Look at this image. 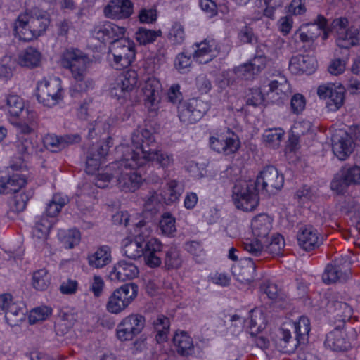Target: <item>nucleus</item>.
Here are the masks:
<instances>
[{"mask_svg":"<svg viewBox=\"0 0 360 360\" xmlns=\"http://www.w3.org/2000/svg\"><path fill=\"white\" fill-rule=\"evenodd\" d=\"M104 143L94 146L86 159V171L88 174L95 175L96 186L101 188L118 185L126 192H134L142 184L141 176L136 172H127L128 169H134L127 166L131 162L132 148L126 146H120L116 148L117 153H121L120 160L112 162L104 167L101 164L108 154L109 148L112 146V139L105 136Z\"/></svg>","mask_w":360,"mask_h":360,"instance_id":"obj_1","label":"nucleus"},{"mask_svg":"<svg viewBox=\"0 0 360 360\" xmlns=\"http://www.w3.org/2000/svg\"><path fill=\"white\" fill-rule=\"evenodd\" d=\"M120 220L129 227V234L121 242V250L124 255L130 259L140 258L144 253L146 238L152 233L151 224L141 214H131L127 212H119L113 216L115 222Z\"/></svg>","mask_w":360,"mask_h":360,"instance_id":"obj_2","label":"nucleus"},{"mask_svg":"<svg viewBox=\"0 0 360 360\" xmlns=\"http://www.w3.org/2000/svg\"><path fill=\"white\" fill-rule=\"evenodd\" d=\"M131 162L127 166L138 168L150 161H155L162 168L165 169L174 164L171 153L158 150L153 134L148 129L139 127L133 134Z\"/></svg>","mask_w":360,"mask_h":360,"instance_id":"obj_3","label":"nucleus"},{"mask_svg":"<svg viewBox=\"0 0 360 360\" xmlns=\"http://www.w3.org/2000/svg\"><path fill=\"white\" fill-rule=\"evenodd\" d=\"M6 108L11 119H18L20 135L18 136V148L20 153L27 154H37L39 150L37 146V137L32 132L30 126L34 120V113L25 104L22 98L16 94H8L6 97Z\"/></svg>","mask_w":360,"mask_h":360,"instance_id":"obj_4","label":"nucleus"},{"mask_svg":"<svg viewBox=\"0 0 360 360\" xmlns=\"http://www.w3.org/2000/svg\"><path fill=\"white\" fill-rule=\"evenodd\" d=\"M27 169L24 159L19 156L12 159L6 171L0 174V193H15L10 202V207L13 212L24 210L32 195V192H20L27 184L25 175L22 174Z\"/></svg>","mask_w":360,"mask_h":360,"instance_id":"obj_5","label":"nucleus"},{"mask_svg":"<svg viewBox=\"0 0 360 360\" xmlns=\"http://www.w3.org/2000/svg\"><path fill=\"white\" fill-rule=\"evenodd\" d=\"M60 63L71 72L73 79L72 91L84 92L94 87V80L86 76L89 58L83 51L74 47L68 48L62 52Z\"/></svg>","mask_w":360,"mask_h":360,"instance_id":"obj_6","label":"nucleus"},{"mask_svg":"<svg viewBox=\"0 0 360 360\" xmlns=\"http://www.w3.org/2000/svg\"><path fill=\"white\" fill-rule=\"evenodd\" d=\"M49 23V15L46 12H25L15 20L13 34L20 40L32 41L42 35Z\"/></svg>","mask_w":360,"mask_h":360,"instance_id":"obj_7","label":"nucleus"},{"mask_svg":"<svg viewBox=\"0 0 360 360\" xmlns=\"http://www.w3.org/2000/svg\"><path fill=\"white\" fill-rule=\"evenodd\" d=\"M139 83L138 72L132 69L127 70L110 83L109 94L121 103L136 105L140 103V96L136 94Z\"/></svg>","mask_w":360,"mask_h":360,"instance_id":"obj_8","label":"nucleus"},{"mask_svg":"<svg viewBox=\"0 0 360 360\" xmlns=\"http://www.w3.org/2000/svg\"><path fill=\"white\" fill-rule=\"evenodd\" d=\"M273 222V218L265 213L254 217L250 226L251 236H246L243 240L244 250L253 255H259L264 249L266 237L272 230Z\"/></svg>","mask_w":360,"mask_h":360,"instance_id":"obj_9","label":"nucleus"},{"mask_svg":"<svg viewBox=\"0 0 360 360\" xmlns=\"http://www.w3.org/2000/svg\"><path fill=\"white\" fill-rule=\"evenodd\" d=\"M64 96L65 90L60 77L47 75L37 81L36 96L38 102L43 105L54 107L63 101Z\"/></svg>","mask_w":360,"mask_h":360,"instance_id":"obj_10","label":"nucleus"},{"mask_svg":"<svg viewBox=\"0 0 360 360\" xmlns=\"http://www.w3.org/2000/svg\"><path fill=\"white\" fill-rule=\"evenodd\" d=\"M255 181L240 179L236 181L232 189V200L237 209L251 212L259 205V197Z\"/></svg>","mask_w":360,"mask_h":360,"instance_id":"obj_11","label":"nucleus"},{"mask_svg":"<svg viewBox=\"0 0 360 360\" xmlns=\"http://www.w3.org/2000/svg\"><path fill=\"white\" fill-rule=\"evenodd\" d=\"M139 294V288L134 283H125L115 289L108 296L106 311L113 315L125 311L135 301Z\"/></svg>","mask_w":360,"mask_h":360,"instance_id":"obj_12","label":"nucleus"},{"mask_svg":"<svg viewBox=\"0 0 360 360\" xmlns=\"http://www.w3.org/2000/svg\"><path fill=\"white\" fill-rule=\"evenodd\" d=\"M135 57L136 49L134 41L123 37L112 42L107 54V60L112 68L121 70L129 66Z\"/></svg>","mask_w":360,"mask_h":360,"instance_id":"obj_13","label":"nucleus"},{"mask_svg":"<svg viewBox=\"0 0 360 360\" xmlns=\"http://www.w3.org/2000/svg\"><path fill=\"white\" fill-rule=\"evenodd\" d=\"M184 192V186L176 179L169 180L165 186L159 191H150L144 199V209L148 211L155 210L164 203L169 205L179 200Z\"/></svg>","mask_w":360,"mask_h":360,"instance_id":"obj_14","label":"nucleus"},{"mask_svg":"<svg viewBox=\"0 0 360 360\" xmlns=\"http://www.w3.org/2000/svg\"><path fill=\"white\" fill-rule=\"evenodd\" d=\"M316 93L321 100L325 101L326 108L330 112H336L344 105L345 89L340 83L322 84L318 86Z\"/></svg>","mask_w":360,"mask_h":360,"instance_id":"obj_15","label":"nucleus"},{"mask_svg":"<svg viewBox=\"0 0 360 360\" xmlns=\"http://www.w3.org/2000/svg\"><path fill=\"white\" fill-rule=\"evenodd\" d=\"M162 89L160 81L155 77H149L143 82L139 80L136 94L143 98L144 105L149 112H157L159 109L160 94Z\"/></svg>","mask_w":360,"mask_h":360,"instance_id":"obj_16","label":"nucleus"},{"mask_svg":"<svg viewBox=\"0 0 360 360\" xmlns=\"http://www.w3.org/2000/svg\"><path fill=\"white\" fill-rule=\"evenodd\" d=\"M145 323V318L139 314L124 316L117 326V338L121 342L132 340L143 331Z\"/></svg>","mask_w":360,"mask_h":360,"instance_id":"obj_17","label":"nucleus"},{"mask_svg":"<svg viewBox=\"0 0 360 360\" xmlns=\"http://www.w3.org/2000/svg\"><path fill=\"white\" fill-rule=\"evenodd\" d=\"M208 102L199 98H191L180 103L178 113L180 120L186 124H193L199 121L209 110Z\"/></svg>","mask_w":360,"mask_h":360,"instance_id":"obj_18","label":"nucleus"},{"mask_svg":"<svg viewBox=\"0 0 360 360\" xmlns=\"http://www.w3.org/2000/svg\"><path fill=\"white\" fill-rule=\"evenodd\" d=\"M209 143L213 150L226 155L236 153L240 148V141L238 135L230 130H224L210 136Z\"/></svg>","mask_w":360,"mask_h":360,"instance_id":"obj_19","label":"nucleus"},{"mask_svg":"<svg viewBox=\"0 0 360 360\" xmlns=\"http://www.w3.org/2000/svg\"><path fill=\"white\" fill-rule=\"evenodd\" d=\"M330 31L326 19L319 15L315 22L302 24L295 32L293 37L295 40L299 39L302 42H310L322 34V39L326 40Z\"/></svg>","mask_w":360,"mask_h":360,"instance_id":"obj_20","label":"nucleus"},{"mask_svg":"<svg viewBox=\"0 0 360 360\" xmlns=\"http://www.w3.org/2000/svg\"><path fill=\"white\" fill-rule=\"evenodd\" d=\"M348 20L345 18L335 19L331 24L332 30L337 33V44L340 47L349 48L360 42V29L356 26L346 27Z\"/></svg>","mask_w":360,"mask_h":360,"instance_id":"obj_21","label":"nucleus"},{"mask_svg":"<svg viewBox=\"0 0 360 360\" xmlns=\"http://www.w3.org/2000/svg\"><path fill=\"white\" fill-rule=\"evenodd\" d=\"M255 181L256 186L269 194H274L280 191L284 184V176L273 166L262 169Z\"/></svg>","mask_w":360,"mask_h":360,"instance_id":"obj_22","label":"nucleus"},{"mask_svg":"<svg viewBox=\"0 0 360 360\" xmlns=\"http://www.w3.org/2000/svg\"><path fill=\"white\" fill-rule=\"evenodd\" d=\"M354 148V138L345 129L335 130L332 136V149L334 155L339 160H345L350 156Z\"/></svg>","mask_w":360,"mask_h":360,"instance_id":"obj_23","label":"nucleus"},{"mask_svg":"<svg viewBox=\"0 0 360 360\" xmlns=\"http://www.w3.org/2000/svg\"><path fill=\"white\" fill-rule=\"evenodd\" d=\"M351 184H360V167H344L331 181V189L340 193Z\"/></svg>","mask_w":360,"mask_h":360,"instance_id":"obj_24","label":"nucleus"},{"mask_svg":"<svg viewBox=\"0 0 360 360\" xmlns=\"http://www.w3.org/2000/svg\"><path fill=\"white\" fill-rule=\"evenodd\" d=\"M126 29L110 22H101L94 26L91 32V37L101 43L112 42L123 37Z\"/></svg>","mask_w":360,"mask_h":360,"instance_id":"obj_25","label":"nucleus"},{"mask_svg":"<svg viewBox=\"0 0 360 360\" xmlns=\"http://www.w3.org/2000/svg\"><path fill=\"white\" fill-rule=\"evenodd\" d=\"M355 261L354 257L346 255L341 259H336L333 264H328L322 276L323 282L330 284L344 278L349 271V266Z\"/></svg>","mask_w":360,"mask_h":360,"instance_id":"obj_26","label":"nucleus"},{"mask_svg":"<svg viewBox=\"0 0 360 360\" xmlns=\"http://www.w3.org/2000/svg\"><path fill=\"white\" fill-rule=\"evenodd\" d=\"M265 86L270 103H283L291 93V86L285 77L271 79Z\"/></svg>","mask_w":360,"mask_h":360,"instance_id":"obj_27","label":"nucleus"},{"mask_svg":"<svg viewBox=\"0 0 360 360\" xmlns=\"http://www.w3.org/2000/svg\"><path fill=\"white\" fill-rule=\"evenodd\" d=\"M139 274V268L135 264L122 259L111 267L108 273V278L112 282H124L136 278Z\"/></svg>","mask_w":360,"mask_h":360,"instance_id":"obj_28","label":"nucleus"},{"mask_svg":"<svg viewBox=\"0 0 360 360\" xmlns=\"http://www.w3.org/2000/svg\"><path fill=\"white\" fill-rule=\"evenodd\" d=\"M255 75H257L255 71H253L252 66H251L248 62L238 66L234 70L223 72L222 75L217 78V82L219 88L224 89L233 83L236 79H251Z\"/></svg>","mask_w":360,"mask_h":360,"instance_id":"obj_29","label":"nucleus"},{"mask_svg":"<svg viewBox=\"0 0 360 360\" xmlns=\"http://www.w3.org/2000/svg\"><path fill=\"white\" fill-rule=\"evenodd\" d=\"M349 334V337L345 330L339 328L330 332L324 342L326 347L333 351L348 349L352 345V340L355 337V332L352 330Z\"/></svg>","mask_w":360,"mask_h":360,"instance_id":"obj_30","label":"nucleus"},{"mask_svg":"<svg viewBox=\"0 0 360 360\" xmlns=\"http://www.w3.org/2000/svg\"><path fill=\"white\" fill-rule=\"evenodd\" d=\"M297 239L300 247L305 250H311L319 247L323 238L315 227L306 225L300 228Z\"/></svg>","mask_w":360,"mask_h":360,"instance_id":"obj_31","label":"nucleus"},{"mask_svg":"<svg viewBox=\"0 0 360 360\" xmlns=\"http://www.w3.org/2000/svg\"><path fill=\"white\" fill-rule=\"evenodd\" d=\"M317 61L312 56L297 54L293 56L289 62V70L293 75H310L315 72Z\"/></svg>","mask_w":360,"mask_h":360,"instance_id":"obj_32","label":"nucleus"},{"mask_svg":"<svg viewBox=\"0 0 360 360\" xmlns=\"http://www.w3.org/2000/svg\"><path fill=\"white\" fill-rule=\"evenodd\" d=\"M219 48L216 41L205 39L195 44L193 58L199 63H207L217 57Z\"/></svg>","mask_w":360,"mask_h":360,"instance_id":"obj_33","label":"nucleus"},{"mask_svg":"<svg viewBox=\"0 0 360 360\" xmlns=\"http://www.w3.org/2000/svg\"><path fill=\"white\" fill-rule=\"evenodd\" d=\"M133 11L134 4L130 0H111L104 8L105 15L115 20L128 18Z\"/></svg>","mask_w":360,"mask_h":360,"instance_id":"obj_34","label":"nucleus"},{"mask_svg":"<svg viewBox=\"0 0 360 360\" xmlns=\"http://www.w3.org/2000/svg\"><path fill=\"white\" fill-rule=\"evenodd\" d=\"M87 262L93 269H102L112 262V250L108 245H100L87 255Z\"/></svg>","mask_w":360,"mask_h":360,"instance_id":"obj_35","label":"nucleus"},{"mask_svg":"<svg viewBox=\"0 0 360 360\" xmlns=\"http://www.w3.org/2000/svg\"><path fill=\"white\" fill-rule=\"evenodd\" d=\"M15 60L20 67L33 69L41 65L43 56L37 48L28 46L21 50Z\"/></svg>","mask_w":360,"mask_h":360,"instance_id":"obj_36","label":"nucleus"},{"mask_svg":"<svg viewBox=\"0 0 360 360\" xmlns=\"http://www.w3.org/2000/svg\"><path fill=\"white\" fill-rule=\"evenodd\" d=\"M231 270L236 280L249 283L255 278V264L251 259L243 258L233 265Z\"/></svg>","mask_w":360,"mask_h":360,"instance_id":"obj_37","label":"nucleus"},{"mask_svg":"<svg viewBox=\"0 0 360 360\" xmlns=\"http://www.w3.org/2000/svg\"><path fill=\"white\" fill-rule=\"evenodd\" d=\"M163 245L162 242L156 238H151L148 240L144 245V261L146 265L150 267H157L161 264V259L159 253L162 251Z\"/></svg>","mask_w":360,"mask_h":360,"instance_id":"obj_38","label":"nucleus"},{"mask_svg":"<svg viewBox=\"0 0 360 360\" xmlns=\"http://www.w3.org/2000/svg\"><path fill=\"white\" fill-rule=\"evenodd\" d=\"M288 322L285 323L276 333L273 341L277 348L281 352H292L297 346V342L292 340L290 330L287 327Z\"/></svg>","mask_w":360,"mask_h":360,"instance_id":"obj_39","label":"nucleus"},{"mask_svg":"<svg viewBox=\"0 0 360 360\" xmlns=\"http://www.w3.org/2000/svg\"><path fill=\"white\" fill-rule=\"evenodd\" d=\"M80 141L77 134H67L63 136H58L55 134H47L43 139L44 146L47 149L56 151L65 148L69 144L77 143Z\"/></svg>","mask_w":360,"mask_h":360,"instance_id":"obj_40","label":"nucleus"},{"mask_svg":"<svg viewBox=\"0 0 360 360\" xmlns=\"http://www.w3.org/2000/svg\"><path fill=\"white\" fill-rule=\"evenodd\" d=\"M176 352L183 356H188L194 352V343L192 337L186 331L176 330L172 338Z\"/></svg>","mask_w":360,"mask_h":360,"instance_id":"obj_41","label":"nucleus"},{"mask_svg":"<svg viewBox=\"0 0 360 360\" xmlns=\"http://www.w3.org/2000/svg\"><path fill=\"white\" fill-rule=\"evenodd\" d=\"M248 330L251 335H258L266 326L267 319L264 310L255 308L251 310L247 316Z\"/></svg>","mask_w":360,"mask_h":360,"instance_id":"obj_42","label":"nucleus"},{"mask_svg":"<svg viewBox=\"0 0 360 360\" xmlns=\"http://www.w3.org/2000/svg\"><path fill=\"white\" fill-rule=\"evenodd\" d=\"M265 84L250 89L246 94V104L255 108H263L270 104Z\"/></svg>","mask_w":360,"mask_h":360,"instance_id":"obj_43","label":"nucleus"},{"mask_svg":"<svg viewBox=\"0 0 360 360\" xmlns=\"http://www.w3.org/2000/svg\"><path fill=\"white\" fill-rule=\"evenodd\" d=\"M311 124L309 121H302L295 123L291 129V134L289 136L285 148L286 155L290 157L291 153H295L299 149L298 135L304 134L310 130Z\"/></svg>","mask_w":360,"mask_h":360,"instance_id":"obj_44","label":"nucleus"},{"mask_svg":"<svg viewBox=\"0 0 360 360\" xmlns=\"http://www.w3.org/2000/svg\"><path fill=\"white\" fill-rule=\"evenodd\" d=\"M282 4V0H256V6H258L259 8L255 10L251 19L257 20L261 19L263 15L269 18H274L276 11Z\"/></svg>","mask_w":360,"mask_h":360,"instance_id":"obj_45","label":"nucleus"},{"mask_svg":"<svg viewBox=\"0 0 360 360\" xmlns=\"http://www.w3.org/2000/svg\"><path fill=\"white\" fill-rule=\"evenodd\" d=\"M68 201L69 199L65 195L62 193H56L53 195L52 199L47 204L45 214L44 216L46 217L49 219H54L56 223V217Z\"/></svg>","mask_w":360,"mask_h":360,"instance_id":"obj_46","label":"nucleus"},{"mask_svg":"<svg viewBox=\"0 0 360 360\" xmlns=\"http://www.w3.org/2000/svg\"><path fill=\"white\" fill-rule=\"evenodd\" d=\"M26 309L23 303L15 302L6 312L5 320L11 327L20 325L25 319Z\"/></svg>","mask_w":360,"mask_h":360,"instance_id":"obj_47","label":"nucleus"},{"mask_svg":"<svg viewBox=\"0 0 360 360\" xmlns=\"http://www.w3.org/2000/svg\"><path fill=\"white\" fill-rule=\"evenodd\" d=\"M58 238L65 248L72 249L79 244L81 233L77 229H61L58 232Z\"/></svg>","mask_w":360,"mask_h":360,"instance_id":"obj_48","label":"nucleus"},{"mask_svg":"<svg viewBox=\"0 0 360 360\" xmlns=\"http://www.w3.org/2000/svg\"><path fill=\"white\" fill-rule=\"evenodd\" d=\"M55 224L54 219H49L45 216H41L36 221L32 229V236L37 240H45L47 239L51 229Z\"/></svg>","mask_w":360,"mask_h":360,"instance_id":"obj_49","label":"nucleus"},{"mask_svg":"<svg viewBox=\"0 0 360 360\" xmlns=\"http://www.w3.org/2000/svg\"><path fill=\"white\" fill-rule=\"evenodd\" d=\"M155 334V340L158 343H164L168 340L169 333V319L163 316H158L153 322Z\"/></svg>","mask_w":360,"mask_h":360,"instance_id":"obj_50","label":"nucleus"},{"mask_svg":"<svg viewBox=\"0 0 360 360\" xmlns=\"http://www.w3.org/2000/svg\"><path fill=\"white\" fill-rule=\"evenodd\" d=\"M15 60L11 54H6L0 59V81L8 82L15 71Z\"/></svg>","mask_w":360,"mask_h":360,"instance_id":"obj_51","label":"nucleus"},{"mask_svg":"<svg viewBox=\"0 0 360 360\" xmlns=\"http://www.w3.org/2000/svg\"><path fill=\"white\" fill-rule=\"evenodd\" d=\"M162 34L161 30H152L141 27L135 32V39L140 45H148L154 43Z\"/></svg>","mask_w":360,"mask_h":360,"instance_id":"obj_52","label":"nucleus"},{"mask_svg":"<svg viewBox=\"0 0 360 360\" xmlns=\"http://www.w3.org/2000/svg\"><path fill=\"white\" fill-rule=\"evenodd\" d=\"M158 227L162 234L173 237L176 231L175 217L169 212H164L160 219Z\"/></svg>","mask_w":360,"mask_h":360,"instance_id":"obj_53","label":"nucleus"},{"mask_svg":"<svg viewBox=\"0 0 360 360\" xmlns=\"http://www.w3.org/2000/svg\"><path fill=\"white\" fill-rule=\"evenodd\" d=\"M284 136L281 128H271L266 129L262 135L263 141L270 148H278Z\"/></svg>","mask_w":360,"mask_h":360,"instance_id":"obj_54","label":"nucleus"},{"mask_svg":"<svg viewBox=\"0 0 360 360\" xmlns=\"http://www.w3.org/2000/svg\"><path fill=\"white\" fill-rule=\"evenodd\" d=\"M167 39L172 45L182 44L186 39L184 25L179 22H173L168 30Z\"/></svg>","mask_w":360,"mask_h":360,"instance_id":"obj_55","label":"nucleus"},{"mask_svg":"<svg viewBox=\"0 0 360 360\" xmlns=\"http://www.w3.org/2000/svg\"><path fill=\"white\" fill-rule=\"evenodd\" d=\"M264 250L273 255H280L285 247V240L280 234H275L269 239L266 237V240L264 243Z\"/></svg>","mask_w":360,"mask_h":360,"instance_id":"obj_56","label":"nucleus"},{"mask_svg":"<svg viewBox=\"0 0 360 360\" xmlns=\"http://www.w3.org/2000/svg\"><path fill=\"white\" fill-rule=\"evenodd\" d=\"M330 312H334L339 320L345 321L350 319L352 314V309L347 303L336 301L330 302L328 306Z\"/></svg>","mask_w":360,"mask_h":360,"instance_id":"obj_57","label":"nucleus"},{"mask_svg":"<svg viewBox=\"0 0 360 360\" xmlns=\"http://www.w3.org/2000/svg\"><path fill=\"white\" fill-rule=\"evenodd\" d=\"M51 276L45 269L35 271L32 277V285L37 290H44L50 284Z\"/></svg>","mask_w":360,"mask_h":360,"instance_id":"obj_58","label":"nucleus"},{"mask_svg":"<svg viewBox=\"0 0 360 360\" xmlns=\"http://www.w3.org/2000/svg\"><path fill=\"white\" fill-rule=\"evenodd\" d=\"M288 323L294 328L297 342L302 341L303 338L307 335L310 331L309 320L305 316H300L297 321L292 323L290 321Z\"/></svg>","mask_w":360,"mask_h":360,"instance_id":"obj_59","label":"nucleus"},{"mask_svg":"<svg viewBox=\"0 0 360 360\" xmlns=\"http://www.w3.org/2000/svg\"><path fill=\"white\" fill-rule=\"evenodd\" d=\"M139 21L142 24L153 25L158 19V11L157 6L145 7L139 11Z\"/></svg>","mask_w":360,"mask_h":360,"instance_id":"obj_60","label":"nucleus"},{"mask_svg":"<svg viewBox=\"0 0 360 360\" xmlns=\"http://www.w3.org/2000/svg\"><path fill=\"white\" fill-rule=\"evenodd\" d=\"M52 314V309L48 306H39L30 311L29 314V321L30 323H35L48 319Z\"/></svg>","mask_w":360,"mask_h":360,"instance_id":"obj_61","label":"nucleus"},{"mask_svg":"<svg viewBox=\"0 0 360 360\" xmlns=\"http://www.w3.org/2000/svg\"><path fill=\"white\" fill-rule=\"evenodd\" d=\"M192 60L191 56L184 52L176 55L174 59V65L176 70L180 73H186L190 71Z\"/></svg>","mask_w":360,"mask_h":360,"instance_id":"obj_62","label":"nucleus"},{"mask_svg":"<svg viewBox=\"0 0 360 360\" xmlns=\"http://www.w3.org/2000/svg\"><path fill=\"white\" fill-rule=\"evenodd\" d=\"M182 264V259L176 248H171L166 253L165 265L167 269H178Z\"/></svg>","mask_w":360,"mask_h":360,"instance_id":"obj_63","label":"nucleus"},{"mask_svg":"<svg viewBox=\"0 0 360 360\" xmlns=\"http://www.w3.org/2000/svg\"><path fill=\"white\" fill-rule=\"evenodd\" d=\"M107 120L108 117L105 115L98 117L94 124H91L89 128V136L94 137V135L101 134L105 132L110 127V124L107 122Z\"/></svg>","mask_w":360,"mask_h":360,"instance_id":"obj_64","label":"nucleus"}]
</instances>
